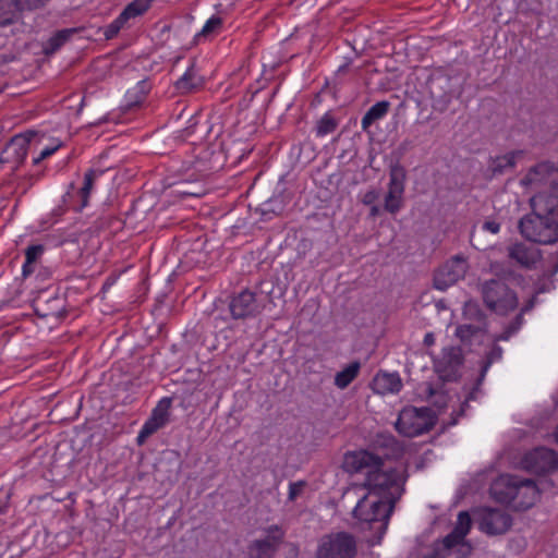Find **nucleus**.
Here are the masks:
<instances>
[{
	"mask_svg": "<svg viewBox=\"0 0 558 558\" xmlns=\"http://www.w3.org/2000/svg\"><path fill=\"white\" fill-rule=\"evenodd\" d=\"M531 207L518 225L522 236L543 245L558 242V196L538 193L531 198Z\"/></svg>",
	"mask_w": 558,
	"mask_h": 558,
	"instance_id": "nucleus-1",
	"label": "nucleus"
},
{
	"mask_svg": "<svg viewBox=\"0 0 558 558\" xmlns=\"http://www.w3.org/2000/svg\"><path fill=\"white\" fill-rule=\"evenodd\" d=\"M397 502L393 499L387 500L383 497H373L366 494L357 501L352 515L361 523L366 524L369 531L374 532L375 543H380Z\"/></svg>",
	"mask_w": 558,
	"mask_h": 558,
	"instance_id": "nucleus-2",
	"label": "nucleus"
},
{
	"mask_svg": "<svg viewBox=\"0 0 558 558\" xmlns=\"http://www.w3.org/2000/svg\"><path fill=\"white\" fill-rule=\"evenodd\" d=\"M425 89L433 110L439 113L449 110L452 101L459 99L464 90L461 77L444 68L430 71L425 81Z\"/></svg>",
	"mask_w": 558,
	"mask_h": 558,
	"instance_id": "nucleus-3",
	"label": "nucleus"
},
{
	"mask_svg": "<svg viewBox=\"0 0 558 558\" xmlns=\"http://www.w3.org/2000/svg\"><path fill=\"white\" fill-rule=\"evenodd\" d=\"M408 477V464H404L401 469L379 466L366 472L363 486L367 489V494L373 497L399 501L405 492Z\"/></svg>",
	"mask_w": 558,
	"mask_h": 558,
	"instance_id": "nucleus-4",
	"label": "nucleus"
},
{
	"mask_svg": "<svg viewBox=\"0 0 558 558\" xmlns=\"http://www.w3.org/2000/svg\"><path fill=\"white\" fill-rule=\"evenodd\" d=\"M437 421L438 416L430 408L408 405L400 411L396 429L399 434L413 438L432 430Z\"/></svg>",
	"mask_w": 558,
	"mask_h": 558,
	"instance_id": "nucleus-5",
	"label": "nucleus"
},
{
	"mask_svg": "<svg viewBox=\"0 0 558 558\" xmlns=\"http://www.w3.org/2000/svg\"><path fill=\"white\" fill-rule=\"evenodd\" d=\"M356 537L347 531L330 532L318 539L314 558H356Z\"/></svg>",
	"mask_w": 558,
	"mask_h": 558,
	"instance_id": "nucleus-6",
	"label": "nucleus"
},
{
	"mask_svg": "<svg viewBox=\"0 0 558 558\" xmlns=\"http://www.w3.org/2000/svg\"><path fill=\"white\" fill-rule=\"evenodd\" d=\"M484 304L498 315H507L518 307L517 293L500 279L485 281L481 288Z\"/></svg>",
	"mask_w": 558,
	"mask_h": 558,
	"instance_id": "nucleus-7",
	"label": "nucleus"
},
{
	"mask_svg": "<svg viewBox=\"0 0 558 558\" xmlns=\"http://www.w3.org/2000/svg\"><path fill=\"white\" fill-rule=\"evenodd\" d=\"M265 307V298L250 288H243L228 296V310L233 320L254 319L264 312Z\"/></svg>",
	"mask_w": 558,
	"mask_h": 558,
	"instance_id": "nucleus-8",
	"label": "nucleus"
},
{
	"mask_svg": "<svg viewBox=\"0 0 558 558\" xmlns=\"http://www.w3.org/2000/svg\"><path fill=\"white\" fill-rule=\"evenodd\" d=\"M407 170L399 160L389 165L388 191L384 199V210L397 215L404 206Z\"/></svg>",
	"mask_w": 558,
	"mask_h": 558,
	"instance_id": "nucleus-9",
	"label": "nucleus"
},
{
	"mask_svg": "<svg viewBox=\"0 0 558 558\" xmlns=\"http://www.w3.org/2000/svg\"><path fill=\"white\" fill-rule=\"evenodd\" d=\"M522 468L535 475H547L558 471V451L547 447H536L525 452Z\"/></svg>",
	"mask_w": 558,
	"mask_h": 558,
	"instance_id": "nucleus-10",
	"label": "nucleus"
},
{
	"mask_svg": "<svg viewBox=\"0 0 558 558\" xmlns=\"http://www.w3.org/2000/svg\"><path fill=\"white\" fill-rule=\"evenodd\" d=\"M468 267V262L462 255L451 257L434 271L433 287L439 291H446L464 278Z\"/></svg>",
	"mask_w": 558,
	"mask_h": 558,
	"instance_id": "nucleus-11",
	"label": "nucleus"
},
{
	"mask_svg": "<svg viewBox=\"0 0 558 558\" xmlns=\"http://www.w3.org/2000/svg\"><path fill=\"white\" fill-rule=\"evenodd\" d=\"M464 363V356L461 348L450 347L444 349L442 356L435 362V372L444 386L446 383H457L461 378V367Z\"/></svg>",
	"mask_w": 558,
	"mask_h": 558,
	"instance_id": "nucleus-12",
	"label": "nucleus"
},
{
	"mask_svg": "<svg viewBox=\"0 0 558 558\" xmlns=\"http://www.w3.org/2000/svg\"><path fill=\"white\" fill-rule=\"evenodd\" d=\"M264 538L254 539L247 547L248 558H274L283 543L286 532L278 525L272 524L266 529Z\"/></svg>",
	"mask_w": 558,
	"mask_h": 558,
	"instance_id": "nucleus-13",
	"label": "nucleus"
},
{
	"mask_svg": "<svg viewBox=\"0 0 558 558\" xmlns=\"http://www.w3.org/2000/svg\"><path fill=\"white\" fill-rule=\"evenodd\" d=\"M478 514V527L487 535H502L513 523L511 514L498 508L484 507Z\"/></svg>",
	"mask_w": 558,
	"mask_h": 558,
	"instance_id": "nucleus-14",
	"label": "nucleus"
},
{
	"mask_svg": "<svg viewBox=\"0 0 558 558\" xmlns=\"http://www.w3.org/2000/svg\"><path fill=\"white\" fill-rule=\"evenodd\" d=\"M520 489L514 505L517 511H525L532 508L539 499L542 492L547 487H553V480H543L538 484L531 478H520Z\"/></svg>",
	"mask_w": 558,
	"mask_h": 558,
	"instance_id": "nucleus-15",
	"label": "nucleus"
},
{
	"mask_svg": "<svg viewBox=\"0 0 558 558\" xmlns=\"http://www.w3.org/2000/svg\"><path fill=\"white\" fill-rule=\"evenodd\" d=\"M36 135L34 131L14 135L0 154V162H12L15 168L24 163L32 138Z\"/></svg>",
	"mask_w": 558,
	"mask_h": 558,
	"instance_id": "nucleus-16",
	"label": "nucleus"
},
{
	"mask_svg": "<svg viewBox=\"0 0 558 558\" xmlns=\"http://www.w3.org/2000/svg\"><path fill=\"white\" fill-rule=\"evenodd\" d=\"M521 476L501 474L493 481L489 487L490 497L498 504L509 505L518 498Z\"/></svg>",
	"mask_w": 558,
	"mask_h": 558,
	"instance_id": "nucleus-17",
	"label": "nucleus"
},
{
	"mask_svg": "<svg viewBox=\"0 0 558 558\" xmlns=\"http://www.w3.org/2000/svg\"><path fill=\"white\" fill-rule=\"evenodd\" d=\"M34 311L38 317L57 319L64 318L68 315L65 299L61 295H49L41 292L34 301Z\"/></svg>",
	"mask_w": 558,
	"mask_h": 558,
	"instance_id": "nucleus-18",
	"label": "nucleus"
},
{
	"mask_svg": "<svg viewBox=\"0 0 558 558\" xmlns=\"http://www.w3.org/2000/svg\"><path fill=\"white\" fill-rule=\"evenodd\" d=\"M380 466L379 458L368 450L348 451L343 456L342 469L350 474Z\"/></svg>",
	"mask_w": 558,
	"mask_h": 558,
	"instance_id": "nucleus-19",
	"label": "nucleus"
},
{
	"mask_svg": "<svg viewBox=\"0 0 558 558\" xmlns=\"http://www.w3.org/2000/svg\"><path fill=\"white\" fill-rule=\"evenodd\" d=\"M473 548L468 542L450 538L448 534L432 545V551L437 558H468Z\"/></svg>",
	"mask_w": 558,
	"mask_h": 558,
	"instance_id": "nucleus-20",
	"label": "nucleus"
},
{
	"mask_svg": "<svg viewBox=\"0 0 558 558\" xmlns=\"http://www.w3.org/2000/svg\"><path fill=\"white\" fill-rule=\"evenodd\" d=\"M373 454L379 458L380 466L385 460H399L404 454L403 445L390 434H379L373 441Z\"/></svg>",
	"mask_w": 558,
	"mask_h": 558,
	"instance_id": "nucleus-21",
	"label": "nucleus"
},
{
	"mask_svg": "<svg viewBox=\"0 0 558 558\" xmlns=\"http://www.w3.org/2000/svg\"><path fill=\"white\" fill-rule=\"evenodd\" d=\"M104 173L102 170L89 169L84 175L83 186L75 193L68 192L63 202L68 207H72L74 211H81L88 204L90 191L97 177Z\"/></svg>",
	"mask_w": 558,
	"mask_h": 558,
	"instance_id": "nucleus-22",
	"label": "nucleus"
},
{
	"mask_svg": "<svg viewBox=\"0 0 558 558\" xmlns=\"http://www.w3.org/2000/svg\"><path fill=\"white\" fill-rule=\"evenodd\" d=\"M244 145V142L241 140H233L229 138L228 141L221 140L219 143L220 151L216 156L217 162L214 165H210L208 170L209 171H218L220 168H222L223 163H221L220 159L223 155L225 159H232L233 162L240 161L243 157L248 155L251 153V148L248 147H242Z\"/></svg>",
	"mask_w": 558,
	"mask_h": 558,
	"instance_id": "nucleus-23",
	"label": "nucleus"
},
{
	"mask_svg": "<svg viewBox=\"0 0 558 558\" xmlns=\"http://www.w3.org/2000/svg\"><path fill=\"white\" fill-rule=\"evenodd\" d=\"M403 387L402 379L397 372L379 371L371 383L372 390L377 395L399 393Z\"/></svg>",
	"mask_w": 558,
	"mask_h": 558,
	"instance_id": "nucleus-24",
	"label": "nucleus"
},
{
	"mask_svg": "<svg viewBox=\"0 0 558 558\" xmlns=\"http://www.w3.org/2000/svg\"><path fill=\"white\" fill-rule=\"evenodd\" d=\"M524 155L523 150H511L505 155L489 157L488 171L492 177H499L509 171H513L517 166V160Z\"/></svg>",
	"mask_w": 558,
	"mask_h": 558,
	"instance_id": "nucleus-25",
	"label": "nucleus"
},
{
	"mask_svg": "<svg viewBox=\"0 0 558 558\" xmlns=\"http://www.w3.org/2000/svg\"><path fill=\"white\" fill-rule=\"evenodd\" d=\"M509 258L523 267L531 268L541 258L539 251L524 243H515L509 247Z\"/></svg>",
	"mask_w": 558,
	"mask_h": 558,
	"instance_id": "nucleus-26",
	"label": "nucleus"
},
{
	"mask_svg": "<svg viewBox=\"0 0 558 558\" xmlns=\"http://www.w3.org/2000/svg\"><path fill=\"white\" fill-rule=\"evenodd\" d=\"M203 84V78L197 74L195 64L192 63L185 73L174 82V88L179 94L185 95L198 90Z\"/></svg>",
	"mask_w": 558,
	"mask_h": 558,
	"instance_id": "nucleus-27",
	"label": "nucleus"
},
{
	"mask_svg": "<svg viewBox=\"0 0 558 558\" xmlns=\"http://www.w3.org/2000/svg\"><path fill=\"white\" fill-rule=\"evenodd\" d=\"M391 107L388 100H380L373 105L363 116L361 126L364 132H369V128L377 121L387 116Z\"/></svg>",
	"mask_w": 558,
	"mask_h": 558,
	"instance_id": "nucleus-28",
	"label": "nucleus"
},
{
	"mask_svg": "<svg viewBox=\"0 0 558 558\" xmlns=\"http://www.w3.org/2000/svg\"><path fill=\"white\" fill-rule=\"evenodd\" d=\"M340 124V118L337 117L332 110H328L322 118L316 121L314 132L317 137H324L326 135L336 132Z\"/></svg>",
	"mask_w": 558,
	"mask_h": 558,
	"instance_id": "nucleus-29",
	"label": "nucleus"
},
{
	"mask_svg": "<svg viewBox=\"0 0 558 558\" xmlns=\"http://www.w3.org/2000/svg\"><path fill=\"white\" fill-rule=\"evenodd\" d=\"M149 89L150 85L147 80H142L133 89L128 90L125 110L130 111L136 107H140L144 102Z\"/></svg>",
	"mask_w": 558,
	"mask_h": 558,
	"instance_id": "nucleus-30",
	"label": "nucleus"
},
{
	"mask_svg": "<svg viewBox=\"0 0 558 558\" xmlns=\"http://www.w3.org/2000/svg\"><path fill=\"white\" fill-rule=\"evenodd\" d=\"M75 33H77L76 28H63L57 31L45 44V54L49 56L58 51Z\"/></svg>",
	"mask_w": 558,
	"mask_h": 558,
	"instance_id": "nucleus-31",
	"label": "nucleus"
},
{
	"mask_svg": "<svg viewBox=\"0 0 558 558\" xmlns=\"http://www.w3.org/2000/svg\"><path fill=\"white\" fill-rule=\"evenodd\" d=\"M361 363L353 361L335 376V385L339 389H345L359 376Z\"/></svg>",
	"mask_w": 558,
	"mask_h": 558,
	"instance_id": "nucleus-32",
	"label": "nucleus"
},
{
	"mask_svg": "<svg viewBox=\"0 0 558 558\" xmlns=\"http://www.w3.org/2000/svg\"><path fill=\"white\" fill-rule=\"evenodd\" d=\"M504 354L502 348L498 343H493L490 350L486 352L483 361L481 362V369L477 376V385H482L485 376L494 362L501 360Z\"/></svg>",
	"mask_w": 558,
	"mask_h": 558,
	"instance_id": "nucleus-33",
	"label": "nucleus"
},
{
	"mask_svg": "<svg viewBox=\"0 0 558 558\" xmlns=\"http://www.w3.org/2000/svg\"><path fill=\"white\" fill-rule=\"evenodd\" d=\"M20 14L21 12L13 0H0V27L16 23Z\"/></svg>",
	"mask_w": 558,
	"mask_h": 558,
	"instance_id": "nucleus-34",
	"label": "nucleus"
},
{
	"mask_svg": "<svg viewBox=\"0 0 558 558\" xmlns=\"http://www.w3.org/2000/svg\"><path fill=\"white\" fill-rule=\"evenodd\" d=\"M471 526H472V520H471L469 512L461 511L458 514V519H457V523H456L454 527L448 535H450V538H456V539H459L462 542H466L465 536L470 532Z\"/></svg>",
	"mask_w": 558,
	"mask_h": 558,
	"instance_id": "nucleus-35",
	"label": "nucleus"
},
{
	"mask_svg": "<svg viewBox=\"0 0 558 558\" xmlns=\"http://www.w3.org/2000/svg\"><path fill=\"white\" fill-rule=\"evenodd\" d=\"M492 270L495 274V279H500L502 282H517L523 281V276L517 274L509 265L496 263L492 265Z\"/></svg>",
	"mask_w": 558,
	"mask_h": 558,
	"instance_id": "nucleus-36",
	"label": "nucleus"
},
{
	"mask_svg": "<svg viewBox=\"0 0 558 558\" xmlns=\"http://www.w3.org/2000/svg\"><path fill=\"white\" fill-rule=\"evenodd\" d=\"M172 404V398L170 397H163L160 399L156 405V408L153 410L151 415L149 418L153 421L161 424L163 427L169 422L170 416V408Z\"/></svg>",
	"mask_w": 558,
	"mask_h": 558,
	"instance_id": "nucleus-37",
	"label": "nucleus"
},
{
	"mask_svg": "<svg viewBox=\"0 0 558 558\" xmlns=\"http://www.w3.org/2000/svg\"><path fill=\"white\" fill-rule=\"evenodd\" d=\"M150 7V0H133L130 2L123 11L119 14L121 20L128 22L130 19H134L144 14Z\"/></svg>",
	"mask_w": 558,
	"mask_h": 558,
	"instance_id": "nucleus-38",
	"label": "nucleus"
},
{
	"mask_svg": "<svg viewBox=\"0 0 558 558\" xmlns=\"http://www.w3.org/2000/svg\"><path fill=\"white\" fill-rule=\"evenodd\" d=\"M286 203L281 195H276L267 199L260 205V214L263 217L268 215L279 216L284 211Z\"/></svg>",
	"mask_w": 558,
	"mask_h": 558,
	"instance_id": "nucleus-39",
	"label": "nucleus"
},
{
	"mask_svg": "<svg viewBox=\"0 0 558 558\" xmlns=\"http://www.w3.org/2000/svg\"><path fill=\"white\" fill-rule=\"evenodd\" d=\"M483 329L472 324H463L457 327L456 336L464 345H470L474 338H477Z\"/></svg>",
	"mask_w": 558,
	"mask_h": 558,
	"instance_id": "nucleus-40",
	"label": "nucleus"
},
{
	"mask_svg": "<svg viewBox=\"0 0 558 558\" xmlns=\"http://www.w3.org/2000/svg\"><path fill=\"white\" fill-rule=\"evenodd\" d=\"M222 19L218 15H213L203 26L201 33L197 36L208 37L217 34L222 27Z\"/></svg>",
	"mask_w": 558,
	"mask_h": 558,
	"instance_id": "nucleus-41",
	"label": "nucleus"
},
{
	"mask_svg": "<svg viewBox=\"0 0 558 558\" xmlns=\"http://www.w3.org/2000/svg\"><path fill=\"white\" fill-rule=\"evenodd\" d=\"M161 427H162L161 424L153 421L151 418H148L137 435V439H136L137 444L142 445L146 440L147 437H149L150 435L156 433Z\"/></svg>",
	"mask_w": 558,
	"mask_h": 558,
	"instance_id": "nucleus-42",
	"label": "nucleus"
},
{
	"mask_svg": "<svg viewBox=\"0 0 558 558\" xmlns=\"http://www.w3.org/2000/svg\"><path fill=\"white\" fill-rule=\"evenodd\" d=\"M20 12L41 9L49 0H13Z\"/></svg>",
	"mask_w": 558,
	"mask_h": 558,
	"instance_id": "nucleus-43",
	"label": "nucleus"
},
{
	"mask_svg": "<svg viewBox=\"0 0 558 558\" xmlns=\"http://www.w3.org/2000/svg\"><path fill=\"white\" fill-rule=\"evenodd\" d=\"M60 245L64 252H66V251L73 252L74 256L72 259L68 260L69 263H74L82 256V248L78 244L77 239H73V240L65 239L60 242Z\"/></svg>",
	"mask_w": 558,
	"mask_h": 558,
	"instance_id": "nucleus-44",
	"label": "nucleus"
},
{
	"mask_svg": "<svg viewBox=\"0 0 558 558\" xmlns=\"http://www.w3.org/2000/svg\"><path fill=\"white\" fill-rule=\"evenodd\" d=\"M126 22L119 15L112 23L106 26L104 35L106 39L114 38Z\"/></svg>",
	"mask_w": 558,
	"mask_h": 558,
	"instance_id": "nucleus-45",
	"label": "nucleus"
},
{
	"mask_svg": "<svg viewBox=\"0 0 558 558\" xmlns=\"http://www.w3.org/2000/svg\"><path fill=\"white\" fill-rule=\"evenodd\" d=\"M45 247L41 244L29 245L25 250V259L28 260V263L36 264L38 258L43 255Z\"/></svg>",
	"mask_w": 558,
	"mask_h": 558,
	"instance_id": "nucleus-46",
	"label": "nucleus"
},
{
	"mask_svg": "<svg viewBox=\"0 0 558 558\" xmlns=\"http://www.w3.org/2000/svg\"><path fill=\"white\" fill-rule=\"evenodd\" d=\"M305 486H306L305 481H298V482L290 483L288 499L290 501H294L302 494L303 488Z\"/></svg>",
	"mask_w": 558,
	"mask_h": 558,
	"instance_id": "nucleus-47",
	"label": "nucleus"
},
{
	"mask_svg": "<svg viewBox=\"0 0 558 558\" xmlns=\"http://www.w3.org/2000/svg\"><path fill=\"white\" fill-rule=\"evenodd\" d=\"M380 196V192L379 190H376V189H372L369 191H367L361 202L366 205V206H369V205H375V202L379 198Z\"/></svg>",
	"mask_w": 558,
	"mask_h": 558,
	"instance_id": "nucleus-48",
	"label": "nucleus"
},
{
	"mask_svg": "<svg viewBox=\"0 0 558 558\" xmlns=\"http://www.w3.org/2000/svg\"><path fill=\"white\" fill-rule=\"evenodd\" d=\"M469 402H470V401L464 400V401L461 403L459 411L453 412V413L451 414V418H450V421H449L448 425L453 426V425H456V424L458 423L459 417L463 416V415L465 414V411L469 409V407H470V405H469Z\"/></svg>",
	"mask_w": 558,
	"mask_h": 558,
	"instance_id": "nucleus-49",
	"label": "nucleus"
},
{
	"mask_svg": "<svg viewBox=\"0 0 558 558\" xmlns=\"http://www.w3.org/2000/svg\"><path fill=\"white\" fill-rule=\"evenodd\" d=\"M521 312H519L515 317L507 325L514 333L519 331L521 326L523 325L524 318Z\"/></svg>",
	"mask_w": 558,
	"mask_h": 558,
	"instance_id": "nucleus-50",
	"label": "nucleus"
},
{
	"mask_svg": "<svg viewBox=\"0 0 558 558\" xmlns=\"http://www.w3.org/2000/svg\"><path fill=\"white\" fill-rule=\"evenodd\" d=\"M521 312H519L515 317L507 325L514 333L519 331L521 326L523 325L524 318Z\"/></svg>",
	"mask_w": 558,
	"mask_h": 558,
	"instance_id": "nucleus-51",
	"label": "nucleus"
},
{
	"mask_svg": "<svg viewBox=\"0 0 558 558\" xmlns=\"http://www.w3.org/2000/svg\"><path fill=\"white\" fill-rule=\"evenodd\" d=\"M513 335L514 332L508 326H506L502 332L494 336V342L497 343L498 341H507Z\"/></svg>",
	"mask_w": 558,
	"mask_h": 558,
	"instance_id": "nucleus-52",
	"label": "nucleus"
},
{
	"mask_svg": "<svg viewBox=\"0 0 558 558\" xmlns=\"http://www.w3.org/2000/svg\"><path fill=\"white\" fill-rule=\"evenodd\" d=\"M483 229L492 233H498L500 230V223L495 220H487L483 223Z\"/></svg>",
	"mask_w": 558,
	"mask_h": 558,
	"instance_id": "nucleus-53",
	"label": "nucleus"
},
{
	"mask_svg": "<svg viewBox=\"0 0 558 558\" xmlns=\"http://www.w3.org/2000/svg\"><path fill=\"white\" fill-rule=\"evenodd\" d=\"M536 300H537V296L535 294H532V296L521 307L520 312L522 314L530 312L535 306Z\"/></svg>",
	"mask_w": 558,
	"mask_h": 558,
	"instance_id": "nucleus-54",
	"label": "nucleus"
},
{
	"mask_svg": "<svg viewBox=\"0 0 558 558\" xmlns=\"http://www.w3.org/2000/svg\"><path fill=\"white\" fill-rule=\"evenodd\" d=\"M61 146V143L54 145V146H51V147H45L40 154H39V159H46L47 157L51 156L52 154H54L58 148Z\"/></svg>",
	"mask_w": 558,
	"mask_h": 558,
	"instance_id": "nucleus-55",
	"label": "nucleus"
},
{
	"mask_svg": "<svg viewBox=\"0 0 558 558\" xmlns=\"http://www.w3.org/2000/svg\"><path fill=\"white\" fill-rule=\"evenodd\" d=\"M288 558H298L300 554L299 545L295 543H288Z\"/></svg>",
	"mask_w": 558,
	"mask_h": 558,
	"instance_id": "nucleus-56",
	"label": "nucleus"
},
{
	"mask_svg": "<svg viewBox=\"0 0 558 558\" xmlns=\"http://www.w3.org/2000/svg\"><path fill=\"white\" fill-rule=\"evenodd\" d=\"M35 266L36 264L34 263H28V260L25 259L24 264H23V267H22V275L24 278L28 277L29 275H32L35 270Z\"/></svg>",
	"mask_w": 558,
	"mask_h": 558,
	"instance_id": "nucleus-57",
	"label": "nucleus"
},
{
	"mask_svg": "<svg viewBox=\"0 0 558 558\" xmlns=\"http://www.w3.org/2000/svg\"><path fill=\"white\" fill-rule=\"evenodd\" d=\"M9 501H0V527H2L5 524V521L2 519L3 515H5L9 512Z\"/></svg>",
	"mask_w": 558,
	"mask_h": 558,
	"instance_id": "nucleus-58",
	"label": "nucleus"
},
{
	"mask_svg": "<svg viewBox=\"0 0 558 558\" xmlns=\"http://www.w3.org/2000/svg\"><path fill=\"white\" fill-rule=\"evenodd\" d=\"M482 385H477V379L474 383L473 388L469 391V393L465 397V400L472 401L475 400L476 393L480 391Z\"/></svg>",
	"mask_w": 558,
	"mask_h": 558,
	"instance_id": "nucleus-59",
	"label": "nucleus"
},
{
	"mask_svg": "<svg viewBox=\"0 0 558 558\" xmlns=\"http://www.w3.org/2000/svg\"><path fill=\"white\" fill-rule=\"evenodd\" d=\"M423 343L426 345V347H430L435 343V336L433 332H427L424 337V340H423Z\"/></svg>",
	"mask_w": 558,
	"mask_h": 558,
	"instance_id": "nucleus-60",
	"label": "nucleus"
},
{
	"mask_svg": "<svg viewBox=\"0 0 558 558\" xmlns=\"http://www.w3.org/2000/svg\"><path fill=\"white\" fill-rule=\"evenodd\" d=\"M311 247H312V242H311V241H308V240H306V239H303V240L299 243V245H298V250H299V252H300L301 250H303V252H305V250L311 248Z\"/></svg>",
	"mask_w": 558,
	"mask_h": 558,
	"instance_id": "nucleus-61",
	"label": "nucleus"
},
{
	"mask_svg": "<svg viewBox=\"0 0 558 558\" xmlns=\"http://www.w3.org/2000/svg\"><path fill=\"white\" fill-rule=\"evenodd\" d=\"M14 60L13 54H0V65L7 64Z\"/></svg>",
	"mask_w": 558,
	"mask_h": 558,
	"instance_id": "nucleus-62",
	"label": "nucleus"
},
{
	"mask_svg": "<svg viewBox=\"0 0 558 558\" xmlns=\"http://www.w3.org/2000/svg\"><path fill=\"white\" fill-rule=\"evenodd\" d=\"M425 391H426V395L428 398H432L438 393V390L436 388H434L432 384L427 385V388Z\"/></svg>",
	"mask_w": 558,
	"mask_h": 558,
	"instance_id": "nucleus-63",
	"label": "nucleus"
},
{
	"mask_svg": "<svg viewBox=\"0 0 558 558\" xmlns=\"http://www.w3.org/2000/svg\"><path fill=\"white\" fill-rule=\"evenodd\" d=\"M369 217L375 218L380 214V209L377 205H369Z\"/></svg>",
	"mask_w": 558,
	"mask_h": 558,
	"instance_id": "nucleus-64",
	"label": "nucleus"
}]
</instances>
